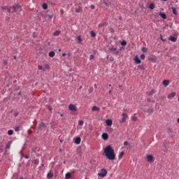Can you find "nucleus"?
Returning <instances> with one entry per match:
<instances>
[{"label": "nucleus", "mask_w": 179, "mask_h": 179, "mask_svg": "<svg viewBox=\"0 0 179 179\" xmlns=\"http://www.w3.org/2000/svg\"><path fill=\"white\" fill-rule=\"evenodd\" d=\"M48 110H49V111H51L52 110V108L51 107L48 106Z\"/></svg>", "instance_id": "51"}, {"label": "nucleus", "mask_w": 179, "mask_h": 179, "mask_svg": "<svg viewBox=\"0 0 179 179\" xmlns=\"http://www.w3.org/2000/svg\"><path fill=\"white\" fill-rule=\"evenodd\" d=\"M69 109L70 110V111H73V113H75V111H78L76 104L71 103L70 105H69Z\"/></svg>", "instance_id": "3"}, {"label": "nucleus", "mask_w": 179, "mask_h": 179, "mask_svg": "<svg viewBox=\"0 0 179 179\" xmlns=\"http://www.w3.org/2000/svg\"><path fill=\"white\" fill-rule=\"evenodd\" d=\"M178 101H179V98H178Z\"/></svg>", "instance_id": "64"}, {"label": "nucleus", "mask_w": 179, "mask_h": 179, "mask_svg": "<svg viewBox=\"0 0 179 179\" xmlns=\"http://www.w3.org/2000/svg\"><path fill=\"white\" fill-rule=\"evenodd\" d=\"M32 162L34 163V164L37 165V164H38V159H34L32 161Z\"/></svg>", "instance_id": "34"}, {"label": "nucleus", "mask_w": 179, "mask_h": 179, "mask_svg": "<svg viewBox=\"0 0 179 179\" xmlns=\"http://www.w3.org/2000/svg\"><path fill=\"white\" fill-rule=\"evenodd\" d=\"M90 8H91V9H94L96 7L94 6V5H91Z\"/></svg>", "instance_id": "49"}, {"label": "nucleus", "mask_w": 179, "mask_h": 179, "mask_svg": "<svg viewBox=\"0 0 179 179\" xmlns=\"http://www.w3.org/2000/svg\"><path fill=\"white\" fill-rule=\"evenodd\" d=\"M124 155H125V152L124 151H122L119 154V157H122V156H124Z\"/></svg>", "instance_id": "36"}, {"label": "nucleus", "mask_w": 179, "mask_h": 179, "mask_svg": "<svg viewBox=\"0 0 179 179\" xmlns=\"http://www.w3.org/2000/svg\"><path fill=\"white\" fill-rule=\"evenodd\" d=\"M60 34H61V31H55L54 33V36H59Z\"/></svg>", "instance_id": "33"}, {"label": "nucleus", "mask_w": 179, "mask_h": 179, "mask_svg": "<svg viewBox=\"0 0 179 179\" xmlns=\"http://www.w3.org/2000/svg\"><path fill=\"white\" fill-rule=\"evenodd\" d=\"M159 16H161V17H162V19H167V15L165 13H160Z\"/></svg>", "instance_id": "22"}, {"label": "nucleus", "mask_w": 179, "mask_h": 179, "mask_svg": "<svg viewBox=\"0 0 179 179\" xmlns=\"http://www.w3.org/2000/svg\"><path fill=\"white\" fill-rule=\"evenodd\" d=\"M92 111H100V108H99V106H93L92 108Z\"/></svg>", "instance_id": "16"}, {"label": "nucleus", "mask_w": 179, "mask_h": 179, "mask_svg": "<svg viewBox=\"0 0 179 179\" xmlns=\"http://www.w3.org/2000/svg\"><path fill=\"white\" fill-rule=\"evenodd\" d=\"M106 123L108 127H111L113 125V120L108 119L106 120Z\"/></svg>", "instance_id": "7"}, {"label": "nucleus", "mask_w": 179, "mask_h": 179, "mask_svg": "<svg viewBox=\"0 0 179 179\" xmlns=\"http://www.w3.org/2000/svg\"><path fill=\"white\" fill-rule=\"evenodd\" d=\"M169 40H170V41H172V43H176V41H177V38H176L173 36H170Z\"/></svg>", "instance_id": "10"}, {"label": "nucleus", "mask_w": 179, "mask_h": 179, "mask_svg": "<svg viewBox=\"0 0 179 179\" xmlns=\"http://www.w3.org/2000/svg\"><path fill=\"white\" fill-rule=\"evenodd\" d=\"M161 40H162V41H166V39H164V38H163V36H161Z\"/></svg>", "instance_id": "52"}, {"label": "nucleus", "mask_w": 179, "mask_h": 179, "mask_svg": "<svg viewBox=\"0 0 179 179\" xmlns=\"http://www.w3.org/2000/svg\"><path fill=\"white\" fill-rule=\"evenodd\" d=\"M60 13H62V15H64V10L62 9V10H60Z\"/></svg>", "instance_id": "53"}, {"label": "nucleus", "mask_w": 179, "mask_h": 179, "mask_svg": "<svg viewBox=\"0 0 179 179\" xmlns=\"http://www.w3.org/2000/svg\"><path fill=\"white\" fill-rule=\"evenodd\" d=\"M48 178H52L54 177V173L50 171L47 175Z\"/></svg>", "instance_id": "18"}, {"label": "nucleus", "mask_w": 179, "mask_h": 179, "mask_svg": "<svg viewBox=\"0 0 179 179\" xmlns=\"http://www.w3.org/2000/svg\"><path fill=\"white\" fill-rule=\"evenodd\" d=\"M8 135H13V130H8Z\"/></svg>", "instance_id": "38"}, {"label": "nucleus", "mask_w": 179, "mask_h": 179, "mask_svg": "<svg viewBox=\"0 0 179 179\" xmlns=\"http://www.w3.org/2000/svg\"><path fill=\"white\" fill-rule=\"evenodd\" d=\"M99 177H106L107 176V171L104 169L101 170V172L98 173Z\"/></svg>", "instance_id": "4"}, {"label": "nucleus", "mask_w": 179, "mask_h": 179, "mask_svg": "<svg viewBox=\"0 0 179 179\" xmlns=\"http://www.w3.org/2000/svg\"><path fill=\"white\" fill-rule=\"evenodd\" d=\"M38 69L39 71H41V69L43 70V66H41V65L38 66Z\"/></svg>", "instance_id": "42"}, {"label": "nucleus", "mask_w": 179, "mask_h": 179, "mask_svg": "<svg viewBox=\"0 0 179 179\" xmlns=\"http://www.w3.org/2000/svg\"><path fill=\"white\" fill-rule=\"evenodd\" d=\"M14 129L15 132H19V131H20V129L17 126H15Z\"/></svg>", "instance_id": "30"}, {"label": "nucleus", "mask_w": 179, "mask_h": 179, "mask_svg": "<svg viewBox=\"0 0 179 179\" xmlns=\"http://www.w3.org/2000/svg\"><path fill=\"white\" fill-rule=\"evenodd\" d=\"M147 157H153V155H147Z\"/></svg>", "instance_id": "54"}, {"label": "nucleus", "mask_w": 179, "mask_h": 179, "mask_svg": "<svg viewBox=\"0 0 179 179\" xmlns=\"http://www.w3.org/2000/svg\"><path fill=\"white\" fill-rule=\"evenodd\" d=\"M173 97H176V92H172L169 95H168V99H173Z\"/></svg>", "instance_id": "17"}, {"label": "nucleus", "mask_w": 179, "mask_h": 179, "mask_svg": "<svg viewBox=\"0 0 179 179\" xmlns=\"http://www.w3.org/2000/svg\"><path fill=\"white\" fill-rule=\"evenodd\" d=\"M13 58H14V59H16V56H14Z\"/></svg>", "instance_id": "62"}, {"label": "nucleus", "mask_w": 179, "mask_h": 179, "mask_svg": "<svg viewBox=\"0 0 179 179\" xmlns=\"http://www.w3.org/2000/svg\"><path fill=\"white\" fill-rule=\"evenodd\" d=\"M39 128H45V124H44V122L40 123Z\"/></svg>", "instance_id": "29"}, {"label": "nucleus", "mask_w": 179, "mask_h": 179, "mask_svg": "<svg viewBox=\"0 0 179 179\" xmlns=\"http://www.w3.org/2000/svg\"><path fill=\"white\" fill-rule=\"evenodd\" d=\"M58 51H59V52H61V49H59Z\"/></svg>", "instance_id": "61"}, {"label": "nucleus", "mask_w": 179, "mask_h": 179, "mask_svg": "<svg viewBox=\"0 0 179 179\" xmlns=\"http://www.w3.org/2000/svg\"><path fill=\"white\" fill-rule=\"evenodd\" d=\"M131 120H132V121H137L138 117H136V116L134 115V116L131 117Z\"/></svg>", "instance_id": "35"}, {"label": "nucleus", "mask_w": 179, "mask_h": 179, "mask_svg": "<svg viewBox=\"0 0 179 179\" xmlns=\"http://www.w3.org/2000/svg\"><path fill=\"white\" fill-rule=\"evenodd\" d=\"M65 178H66V179H69V178H71V173H66V175H65Z\"/></svg>", "instance_id": "28"}, {"label": "nucleus", "mask_w": 179, "mask_h": 179, "mask_svg": "<svg viewBox=\"0 0 179 179\" xmlns=\"http://www.w3.org/2000/svg\"><path fill=\"white\" fill-rule=\"evenodd\" d=\"M142 51H143V52H146V51H148V48L143 47V48H142Z\"/></svg>", "instance_id": "41"}, {"label": "nucleus", "mask_w": 179, "mask_h": 179, "mask_svg": "<svg viewBox=\"0 0 179 179\" xmlns=\"http://www.w3.org/2000/svg\"><path fill=\"white\" fill-rule=\"evenodd\" d=\"M49 57H50V58H54V57H55V52L51 51V52L49 53Z\"/></svg>", "instance_id": "23"}, {"label": "nucleus", "mask_w": 179, "mask_h": 179, "mask_svg": "<svg viewBox=\"0 0 179 179\" xmlns=\"http://www.w3.org/2000/svg\"><path fill=\"white\" fill-rule=\"evenodd\" d=\"M60 116L64 117V114L59 113Z\"/></svg>", "instance_id": "58"}, {"label": "nucleus", "mask_w": 179, "mask_h": 179, "mask_svg": "<svg viewBox=\"0 0 179 179\" xmlns=\"http://www.w3.org/2000/svg\"><path fill=\"white\" fill-rule=\"evenodd\" d=\"M134 62H136V64H141V59H139V57H138V56H136L134 58Z\"/></svg>", "instance_id": "15"}, {"label": "nucleus", "mask_w": 179, "mask_h": 179, "mask_svg": "<svg viewBox=\"0 0 179 179\" xmlns=\"http://www.w3.org/2000/svg\"><path fill=\"white\" fill-rule=\"evenodd\" d=\"M124 146H127V150H129L131 149V145H129V143H128V141H124Z\"/></svg>", "instance_id": "9"}, {"label": "nucleus", "mask_w": 179, "mask_h": 179, "mask_svg": "<svg viewBox=\"0 0 179 179\" xmlns=\"http://www.w3.org/2000/svg\"><path fill=\"white\" fill-rule=\"evenodd\" d=\"M112 92H113L111 91V90H110L109 92H108V93H109L110 94H111Z\"/></svg>", "instance_id": "57"}, {"label": "nucleus", "mask_w": 179, "mask_h": 179, "mask_svg": "<svg viewBox=\"0 0 179 179\" xmlns=\"http://www.w3.org/2000/svg\"><path fill=\"white\" fill-rule=\"evenodd\" d=\"M20 94H22V92H20L18 93V96H20Z\"/></svg>", "instance_id": "59"}, {"label": "nucleus", "mask_w": 179, "mask_h": 179, "mask_svg": "<svg viewBox=\"0 0 179 179\" xmlns=\"http://www.w3.org/2000/svg\"><path fill=\"white\" fill-rule=\"evenodd\" d=\"M104 154L106 157H115V154L114 153V149L111 145H108L104 149Z\"/></svg>", "instance_id": "1"}, {"label": "nucleus", "mask_w": 179, "mask_h": 179, "mask_svg": "<svg viewBox=\"0 0 179 179\" xmlns=\"http://www.w3.org/2000/svg\"><path fill=\"white\" fill-rule=\"evenodd\" d=\"M146 160L148 162V163H153L154 162L153 157H147Z\"/></svg>", "instance_id": "21"}, {"label": "nucleus", "mask_w": 179, "mask_h": 179, "mask_svg": "<svg viewBox=\"0 0 179 179\" xmlns=\"http://www.w3.org/2000/svg\"><path fill=\"white\" fill-rule=\"evenodd\" d=\"M68 55V57L69 58L70 57H71V53H67V55Z\"/></svg>", "instance_id": "55"}, {"label": "nucleus", "mask_w": 179, "mask_h": 179, "mask_svg": "<svg viewBox=\"0 0 179 179\" xmlns=\"http://www.w3.org/2000/svg\"><path fill=\"white\" fill-rule=\"evenodd\" d=\"M155 93H156L155 90H152L151 91L146 92V94L147 96H152V94H155Z\"/></svg>", "instance_id": "11"}, {"label": "nucleus", "mask_w": 179, "mask_h": 179, "mask_svg": "<svg viewBox=\"0 0 179 179\" xmlns=\"http://www.w3.org/2000/svg\"><path fill=\"white\" fill-rule=\"evenodd\" d=\"M1 9H4L5 10L7 9L8 12L10 13H13V12H20V10H22V7H20L19 5H15L10 8L1 7Z\"/></svg>", "instance_id": "2"}, {"label": "nucleus", "mask_w": 179, "mask_h": 179, "mask_svg": "<svg viewBox=\"0 0 179 179\" xmlns=\"http://www.w3.org/2000/svg\"><path fill=\"white\" fill-rule=\"evenodd\" d=\"M107 59H109V61H110V62H113V61H114V57H113V56H107Z\"/></svg>", "instance_id": "27"}, {"label": "nucleus", "mask_w": 179, "mask_h": 179, "mask_svg": "<svg viewBox=\"0 0 179 179\" xmlns=\"http://www.w3.org/2000/svg\"><path fill=\"white\" fill-rule=\"evenodd\" d=\"M149 9H151L152 10H153V9H155V3H150L149 6Z\"/></svg>", "instance_id": "26"}, {"label": "nucleus", "mask_w": 179, "mask_h": 179, "mask_svg": "<svg viewBox=\"0 0 179 179\" xmlns=\"http://www.w3.org/2000/svg\"><path fill=\"white\" fill-rule=\"evenodd\" d=\"M162 85H164V86L165 87H167L169 86V85H170V81L167 80H164L162 83Z\"/></svg>", "instance_id": "12"}, {"label": "nucleus", "mask_w": 179, "mask_h": 179, "mask_svg": "<svg viewBox=\"0 0 179 179\" xmlns=\"http://www.w3.org/2000/svg\"><path fill=\"white\" fill-rule=\"evenodd\" d=\"M10 145H12V141H10L6 145V149H10Z\"/></svg>", "instance_id": "20"}, {"label": "nucleus", "mask_w": 179, "mask_h": 179, "mask_svg": "<svg viewBox=\"0 0 179 179\" xmlns=\"http://www.w3.org/2000/svg\"><path fill=\"white\" fill-rule=\"evenodd\" d=\"M141 59H145V55H141L140 56Z\"/></svg>", "instance_id": "45"}, {"label": "nucleus", "mask_w": 179, "mask_h": 179, "mask_svg": "<svg viewBox=\"0 0 179 179\" xmlns=\"http://www.w3.org/2000/svg\"><path fill=\"white\" fill-rule=\"evenodd\" d=\"M121 45H127V41H122Z\"/></svg>", "instance_id": "40"}, {"label": "nucleus", "mask_w": 179, "mask_h": 179, "mask_svg": "<svg viewBox=\"0 0 179 179\" xmlns=\"http://www.w3.org/2000/svg\"><path fill=\"white\" fill-rule=\"evenodd\" d=\"M66 55H67V54H66V53L62 54V57H65Z\"/></svg>", "instance_id": "56"}, {"label": "nucleus", "mask_w": 179, "mask_h": 179, "mask_svg": "<svg viewBox=\"0 0 179 179\" xmlns=\"http://www.w3.org/2000/svg\"><path fill=\"white\" fill-rule=\"evenodd\" d=\"M3 65H8V61L4 60V61L3 62Z\"/></svg>", "instance_id": "47"}, {"label": "nucleus", "mask_w": 179, "mask_h": 179, "mask_svg": "<svg viewBox=\"0 0 179 179\" xmlns=\"http://www.w3.org/2000/svg\"><path fill=\"white\" fill-rule=\"evenodd\" d=\"M102 139H103V141H107V139H108V134H107V133H103L102 134Z\"/></svg>", "instance_id": "8"}, {"label": "nucleus", "mask_w": 179, "mask_h": 179, "mask_svg": "<svg viewBox=\"0 0 179 179\" xmlns=\"http://www.w3.org/2000/svg\"><path fill=\"white\" fill-rule=\"evenodd\" d=\"M108 159H109V160H114L115 157H108Z\"/></svg>", "instance_id": "50"}, {"label": "nucleus", "mask_w": 179, "mask_h": 179, "mask_svg": "<svg viewBox=\"0 0 179 179\" xmlns=\"http://www.w3.org/2000/svg\"><path fill=\"white\" fill-rule=\"evenodd\" d=\"M90 60L94 59V55H91L90 57Z\"/></svg>", "instance_id": "44"}, {"label": "nucleus", "mask_w": 179, "mask_h": 179, "mask_svg": "<svg viewBox=\"0 0 179 179\" xmlns=\"http://www.w3.org/2000/svg\"><path fill=\"white\" fill-rule=\"evenodd\" d=\"M76 12L77 13H80V12H82V8H80V7L76 8Z\"/></svg>", "instance_id": "25"}, {"label": "nucleus", "mask_w": 179, "mask_h": 179, "mask_svg": "<svg viewBox=\"0 0 179 179\" xmlns=\"http://www.w3.org/2000/svg\"><path fill=\"white\" fill-rule=\"evenodd\" d=\"M78 124H79V125H83V124H85V122H83V120H80V121H78Z\"/></svg>", "instance_id": "39"}, {"label": "nucleus", "mask_w": 179, "mask_h": 179, "mask_svg": "<svg viewBox=\"0 0 179 179\" xmlns=\"http://www.w3.org/2000/svg\"><path fill=\"white\" fill-rule=\"evenodd\" d=\"M42 8L43 9H44V10H46V9H48V5L45 3H44L43 5H42Z\"/></svg>", "instance_id": "24"}, {"label": "nucleus", "mask_w": 179, "mask_h": 179, "mask_svg": "<svg viewBox=\"0 0 179 179\" xmlns=\"http://www.w3.org/2000/svg\"><path fill=\"white\" fill-rule=\"evenodd\" d=\"M172 13H173V15H175V16H177V15H178V13H177V10L176 9V8L172 7Z\"/></svg>", "instance_id": "19"}, {"label": "nucleus", "mask_w": 179, "mask_h": 179, "mask_svg": "<svg viewBox=\"0 0 179 179\" xmlns=\"http://www.w3.org/2000/svg\"><path fill=\"white\" fill-rule=\"evenodd\" d=\"M110 51H113V54H115V55H117L118 54V52H120V50H118V49H117V48H110Z\"/></svg>", "instance_id": "6"}, {"label": "nucleus", "mask_w": 179, "mask_h": 179, "mask_svg": "<svg viewBox=\"0 0 179 179\" xmlns=\"http://www.w3.org/2000/svg\"><path fill=\"white\" fill-rule=\"evenodd\" d=\"M43 66L44 71H47V69H50V65H48V64H44Z\"/></svg>", "instance_id": "14"}, {"label": "nucleus", "mask_w": 179, "mask_h": 179, "mask_svg": "<svg viewBox=\"0 0 179 179\" xmlns=\"http://www.w3.org/2000/svg\"><path fill=\"white\" fill-rule=\"evenodd\" d=\"M122 118L120 121V124L125 122V121H127V119L128 118V115H127V113H122Z\"/></svg>", "instance_id": "5"}, {"label": "nucleus", "mask_w": 179, "mask_h": 179, "mask_svg": "<svg viewBox=\"0 0 179 179\" xmlns=\"http://www.w3.org/2000/svg\"><path fill=\"white\" fill-rule=\"evenodd\" d=\"M91 37H96V33L94 31H90Z\"/></svg>", "instance_id": "31"}, {"label": "nucleus", "mask_w": 179, "mask_h": 179, "mask_svg": "<svg viewBox=\"0 0 179 179\" xmlns=\"http://www.w3.org/2000/svg\"><path fill=\"white\" fill-rule=\"evenodd\" d=\"M99 27H104V26H107L106 23H101L99 25Z\"/></svg>", "instance_id": "32"}, {"label": "nucleus", "mask_w": 179, "mask_h": 179, "mask_svg": "<svg viewBox=\"0 0 179 179\" xmlns=\"http://www.w3.org/2000/svg\"><path fill=\"white\" fill-rule=\"evenodd\" d=\"M121 87H122V86H121V85H119V88H120V89H121Z\"/></svg>", "instance_id": "60"}, {"label": "nucleus", "mask_w": 179, "mask_h": 179, "mask_svg": "<svg viewBox=\"0 0 179 179\" xmlns=\"http://www.w3.org/2000/svg\"><path fill=\"white\" fill-rule=\"evenodd\" d=\"M77 40L78 41V43H82V38L80 37V36H78L77 37Z\"/></svg>", "instance_id": "37"}, {"label": "nucleus", "mask_w": 179, "mask_h": 179, "mask_svg": "<svg viewBox=\"0 0 179 179\" xmlns=\"http://www.w3.org/2000/svg\"><path fill=\"white\" fill-rule=\"evenodd\" d=\"M49 19H52L54 17V14L48 15Z\"/></svg>", "instance_id": "43"}, {"label": "nucleus", "mask_w": 179, "mask_h": 179, "mask_svg": "<svg viewBox=\"0 0 179 179\" xmlns=\"http://www.w3.org/2000/svg\"><path fill=\"white\" fill-rule=\"evenodd\" d=\"M147 101H148L149 103H152V101H152L150 98H148Z\"/></svg>", "instance_id": "46"}, {"label": "nucleus", "mask_w": 179, "mask_h": 179, "mask_svg": "<svg viewBox=\"0 0 179 179\" xmlns=\"http://www.w3.org/2000/svg\"><path fill=\"white\" fill-rule=\"evenodd\" d=\"M81 141H82V139L80 138V137H78L75 140V143H76V145H80Z\"/></svg>", "instance_id": "13"}, {"label": "nucleus", "mask_w": 179, "mask_h": 179, "mask_svg": "<svg viewBox=\"0 0 179 179\" xmlns=\"http://www.w3.org/2000/svg\"><path fill=\"white\" fill-rule=\"evenodd\" d=\"M109 87H111V84L109 85Z\"/></svg>", "instance_id": "63"}, {"label": "nucleus", "mask_w": 179, "mask_h": 179, "mask_svg": "<svg viewBox=\"0 0 179 179\" xmlns=\"http://www.w3.org/2000/svg\"><path fill=\"white\" fill-rule=\"evenodd\" d=\"M17 115H19V113L15 112L14 113V116L17 117Z\"/></svg>", "instance_id": "48"}]
</instances>
